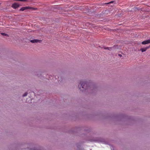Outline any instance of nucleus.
Masks as SVG:
<instances>
[{"label":"nucleus","mask_w":150,"mask_h":150,"mask_svg":"<svg viewBox=\"0 0 150 150\" xmlns=\"http://www.w3.org/2000/svg\"><path fill=\"white\" fill-rule=\"evenodd\" d=\"M27 94H28L26 92L23 95V97L25 96H27Z\"/></svg>","instance_id":"obj_8"},{"label":"nucleus","mask_w":150,"mask_h":150,"mask_svg":"<svg viewBox=\"0 0 150 150\" xmlns=\"http://www.w3.org/2000/svg\"><path fill=\"white\" fill-rule=\"evenodd\" d=\"M80 83L81 86L82 87V88L83 89V90L87 89L88 88L87 84L86 82H81Z\"/></svg>","instance_id":"obj_1"},{"label":"nucleus","mask_w":150,"mask_h":150,"mask_svg":"<svg viewBox=\"0 0 150 150\" xmlns=\"http://www.w3.org/2000/svg\"><path fill=\"white\" fill-rule=\"evenodd\" d=\"M149 47H147L144 48H142L140 50L142 52H144L146 51L147 49L149 48Z\"/></svg>","instance_id":"obj_6"},{"label":"nucleus","mask_w":150,"mask_h":150,"mask_svg":"<svg viewBox=\"0 0 150 150\" xmlns=\"http://www.w3.org/2000/svg\"><path fill=\"white\" fill-rule=\"evenodd\" d=\"M34 8H33L30 7L29 6H25L21 8L20 10L21 11H23L27 9H33Z\"/></svg>","instance_id":"obj_2"},{"label":"nucleus","mask_w":150,"mask_h":150,"mask_svg":"<svg viewBox=\"0 0 150 150\" xmlns=\"http://www.w3.org/2000/svg\"><path fill=\"white\" fill-rule=\"evenodd\" d=\"M41 40H30V42L32 43L40 42Z\"/></svg>","instance_id":"obj_5"},{"label":"nucleus","mask_w":150,"mask_h":150,"mask_svg":"<svg viewBox=\"0 0 150 150\" xmlns=\"http://www.w3.org/2000/svg\"><path fill=\"white\" fill-rule=\"evenodd\" d=\"M104 49H107V50H111L112 49V48L106 47Z\"/></svg>","instance_id":"obj_7"},{"label":"nucleus","mask_w":150,"mask_h":150,"mask_svg":"<svg viewBox=\"0 0 150 150\" xmlns=\"http://www.w3.org/2000/svg\"><path fill=\"white\" fill-rule=\"evenodd\" d=\"M17 1H27V0H17Z\"/></svg>","instance_id":"obj_9"},{"label":"nucleus","mask_w":150,"mask_h":150,"mask_svg":"<svg viewBox=\"0 0 150 150\" xmlns=\"http://www.w3.org/2000/svg\"><path fill=\"white\" fill-rule=\"evenodd\" d=\"M119 56H120V57H121V56H122V55H121V54H119Z\"/></svg>","instance_id":"obj_11"},{"label":"nucleus","mask_w":150,"mask_h":150,"mask_svg":"<svg viewBox=\"0 0 150 150\" xmlns=\"http://www.w3.org/2000/svg\"><path fill=\"white\" fill-rule=\"evenodd\" d=\"M19 4L17 3H14L12 5V7L14 9L18 8L19 6Z\"/></svg>","instance_id":"obj_3"},{"label":"nucleus","mask_w":150,"mask_h":150,"mask_svg":"<svg viewBox=\"0 0 150 150\" xmlns=\"http://www.w3.org/2000/svg\"><path fill=\"white\" fill-rule=\"evenodd\" d=\"M142 43L143 45H146L149 43H150V39L143 41L142 42Z\"/></svg>","instance_id":"obj_4"},{"label":"nucleus","mask_w":150,"mask_h":150,"mask_svg":"<svg viewBox=\"0 0 150 150\" xmlns=\"http://www.w3.org/2000/svg\"><path fill=\"white\" fill-rule=\"evenodd\" d=\"M112 1H111V2H110L109 3H112Z\"/></svg>","instance_id":"obj_12"},{"label":"nucleus","mask_w":150,"mask_h":150,"mask_svg":"<svg viewBox=\"0 0 150 150\" xmlns=\"http://www.w3.org/2000/svg\"><path fill=\"white\" fill-rule=\"evenodd\" d=\"M1 34L2 35H4V36H6V35H7L6 34L4 33H1Z\"/></svg>","instance_id":"obj_10"}]
</instances>
